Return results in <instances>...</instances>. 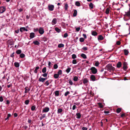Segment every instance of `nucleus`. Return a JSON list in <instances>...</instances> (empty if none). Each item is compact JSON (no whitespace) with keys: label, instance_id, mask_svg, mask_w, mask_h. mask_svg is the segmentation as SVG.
Returning <instances> with one entry per match:
<instances>
[{"label":"nucleus","instance_id":"obj_60","mask_svg":"<svg viewBox=\"0 0 130 130\" xmlns=\"http://www.w3.org/2000/svg\"><path fill=\"white\" fill-rule=\"evenodd\" d=\"M80 29V28L79 27H78L76 28V30L78 32L79 31Z\"/></svg>","mask_w":130,"mask_h":130},{"label":"nucleus","instance_id":"obj_51","mask_svg":"<svg viewBox=\"0 0 130 130\" xmlns=\"http://www.w3.org/2000/svg\"><path fill=\"white\" fill-rule=\"evenodd\" d=\"M76 57V56L75 54H73L72 55V58L73 59H75Z\"/></svg>","mask_w":130,"mask_h":130},{"label":"nucleus","instance_id":"obj_6","mask_svg":"<svg viewBox=\"0 0 130 130\" xmlns=\"http://www.w3.org/2000/svg\"><path fill=\"white\" fill-rule=\"evenodd\" d=\"M49 109H50L49 107H45L43 109L42 112H47L49 111Z\"/></svg>","mask_w":130,"mask_h":130},{"label":"nucleus","instance_id":"obj_2","mask_svg":"<svg viewBox=\"0 0 130 130\" xmlns=\"http://www.w3.org/2000/svg\"><path fill=\"white\" fill-rule=\"evenodd\" d=\"M90 70L91 71L92 73L93 74H95L97 72V69L94 67H91Z\"/></svg>","mask_w":130,"mask_h":130},{"label":"nucleus","instance_id":"obj_8","mask_svg":"<svg viewBox=\"0 0 130 130\" xmlns=\"http://www.w3.org/2000/svg\"><path fill=\"white\" fill-rule=\"evenodd\" d=\"M47 78H43L42 77H40V78H39V81L40 82H43L45 80L47 79Z\"/></svg>","mask_w":130,"mask_h":130},{"label":"nucleus","instance_id":"obj_55","mask_svg":"<svg viewBox=\"0 0 130 130\" xmlns=\"http://www.w3.org/2000/svg\"><path fill=\"white\" fill-rule=\"evenodd\" d=\"M70 93V92L68 91H67L64 94V95L65 96H67L68 94Z\"/></svg>","mask_w":130,"mask_h":130},{"label":"nucleus","instance_id":"obj_52","mask_svg":"<svg viewBox=\"0 0 130 130\" xmlns=\"http://www.w3.org/2000/svg\"><path fill=\"white\" fill-rule=\"evenodd\" d=\"M84 39L83 38H80L79 39V41L80 42H83L84 41Z\"/></svg>","mask_w":130,"mask_h":130},{"label":"nucleus","instance_id":"obj_26","mask_svg":"<svg viewBox=\"0 0 130 130\" xmlns=\"http://www.w3.org/2000/svg\"><path fill=\"white\" fill-rule=\"evenodd\" d=\"M110 9L108 8H107L106 10L105 13L106 14H108L109 13Z\"/></svg>","mask_w":130,"mask_h":130},{"label":"nucleus","instance_id":"obj_5","mask_svg":"<svg viewBox=\"0 0 130 130\" xmlns=\"http://www.w3.org/2000/svg\"><path fill=\"white\" fill-rule=\"evenodd\" d=\"M6 10V7L5 6H2L0 7V12L2 13L4 12Z\"/></svg>","mask_w":130,"mask_h":130},{"label":"nucleus","instance_id":"obj_24","mask_svg":"<svg viewBox=\"0 0 130 130\" xmlns=\"http://www.w3.org/2000/svg\"><path fill=\"white\" fill-rule=\"evenodd\" d=\"M55 96H58L59 95V91H56L55 92Z\"/></svg>","mask_w":130,"mask_h":130},{"label":"nucleus","instance_id":"obj_7","mask_svg":"<svg viewBox=\"0 0 130 130\" xmlns=\"http://www.w3.org/2000/svg\"><path fill=\"white\" fill-rule=\"evenodd\" d=\"M39 32L41 35L43 34L44 32L43 29L42 27H40L39 30Z\"/></svg>","mask_w":130,"mask_h":130},{"label":"nucleus","instance_id":"obj_64","mask_svg":"<svg viewBox=\"0 0 130 130\" xmlns=\"http://www.w3.org/2000/svg\"><path fill=\"white\" fill-rule=\"evenodd\" d=\"M76 108V106L75 105H74L73 106L72 109L73 110H74Z\"/></svg>","mask_w":130,"mask_h":130},{"label":"nucleus","instance_id":"obj_3","mask_svg":"<svg viewBox=\"0 0 130 130\" xmlns=\"http://www.w3.org/2000/svg\"><path fill=\"white\" fill-rule=\"evenodd\" d=\"M48 9L50 11H53L54 8V6L52 5L49 4L48 6Z\"/></svg>","mask_w":130,"mask_h":130},{"label":"nucleus","instance_id":"obj_32","mask_svg":"<svg viewBox=\"0 0 130 130\" xmlns=\"http://www.w3.org/2000/svg\"><path fill=\"white\" fill-rule=\"evenodd\" d=\"M75 5L77 6H79L80 5V3L78 1H76L75 3Z\"/></svg>","mask_w":130,"mask_h":130},{"label":"nucleus","instance_id":"obj_22","mask_svg":"<svg viewBox=\"0 0 130 130\" xmlns=\"http://www.w3.org/2000/svg\"><path fill=\"white\" fill-rule=\"evenodd\" d=\"M124 54L126 55H128L129 53V52L126 49H124Z\"/></svg>","mask_w":130,"mask_h":130},{"label":"nucleus","instance_id":"obj_27","mask_svg":"<svg viewBox=\"0 0 130 130\" xmlns=\"http://www.w3.org/2000/svg\"><path fill=\"white\" fill-rule=\"evenodd\" d=\"M59 76L57 74H55L54 75V77L55 79L58 78Z\"/></svg>","mask_w":130,"mask_h":130},{"label":"nucleus","instance_id":"obj_48","mask_svg":"<svg viewBox=\"0 0 130 130\" xmlns=\"http://www.w3.org/2000/svg\"><path fill=\"white\" fill-rule=\"evenodd\" d=\"M65 10H67L68 9V5L67 4H66L65 5Z\"/></svg>","mask_w":130,"mask_h":130},{"label":"nucleus","instance_id":"obj_33","mask_svg":"<svg viewBox=\"0 0 130 130\" xmlns=\"http://www.w3.org/2000/svg\"><path fill=\"white\" fill-rule=\"evenodd\" d=\"M58 46L59 48L63 47L64 46V45L63 44H58Z\"/></svg>","mask_w":130,"mask_h":130},{"label":"nucleus","instance_id":"obj_4","mask_svg":"<svg viewBox=\"0 0 130 130\" xmlns=\"http://www.w3.org/2000/svg\"><path fill=\"white\" fill-rule=\"evenodd\" d=\"M127 63L125 62H123V69L124 71H126L127 69L128 68L127 66Z\"/></svg>","mask_w":130,"mask_h":130},{"label":"nucleus","instance_id":"obj_18","mask_svg":"<svg viewBox=\"0 0 130 130\" xmlns=\"http://www.w3.org/2000/svg\"><path fill=\"white\" fill-rule=\"evenodd\" d=\"M88 82V80L86 78H85L83 80V82L84 84H85Z\"/></svg>","mask_w":130,"mask_h":130},{"label":"nucleus","instance_id":"obj_36","mask_svg":"<svg viewBox=\"0 0 130 130\" xmlns=\"http://www.w3.org/2000/svg\"><path fill=\"white\" fill-rule=\"evenodd\" d=\"M46 67H44L42 69V72L43 73H45L46 72Z\"/></svg>","mask_w":130,"mask_h":130},{"label":"nucleus","instance_id":"obj_25","mask_svg":"<svg viewBox=\"0 0 130 130\" xmlns=\"http://www.w3.org/2000/svg\"><path fill=\"white\" fill-rule=\"evenodd\" d=\"M14 65L17 68L19 67L20 65L19 63L17 62H15L14 63Z\"/></svg>","mask_w":130,"mask_h":130},{"label":"nucleus","instance_id":"obj_50","mask_svg":"<svg viewBox=\"0 0 130 130\" xmlns=\"http://www.w3.org/2000/svg\"><path fill=\"white\" fill-rule=\"evenodd\" d=\"M44 73V74L42 75V76L44 77H46L48 73Z\"/></svg>","mask_w":130,"mask_h":130},{"label":"nucleus","instance_id":"obj_47","mask_svg":"<svg viewBox=\"0 0 130 130\" xmlns=\"http://www.w3.org/2000/svg\"><path fill=\"white\" fill-rule=\"evenodd\" d=\"M68 81H69V83L70 85H73V83L72 81V80H71L69 79V80H68Z\"/></svg>","mask_w":130,"mask_h":130},{"label":"nucleus","instance_id":"obj_28","mask_svg":"<svg viewBox=\"0 0 130 130\" xmlns=\"http://www.w3.org/2000/svg\"><path fill=\"white\" fill-rule=\"evenodd\" d=\"M81 56L84 59L87 58V57L85 54H82L81 55Z\"/></svg>","mask_w":130,"mask_h":130},{"label":"nucleus","instance_id":"obj_31","mask_svg":"<svg viewBox=\"0 0 130 130\" xmlns=\"http://www.w3.org/2000/svg\"><path fill=\"white\" fill-rule=\"evenodd\" d=\"M48 38L45 37H43L42 38V40L44 41H47Z\"/></svg>","mask_w":130,"mask_h":130},{"label":"nucleus","instance_id":"obj_10","mask_svg":"<svg viewBox=\"0 0 130 130\" xmlns=\"http://www.w3.org/2000/svg\"><path fill=\"white\" fill-rule=\"evenodd\" d=\"M90 78L92 81H94L95 80L96 78L94 75H91Z\"/></svg>","mask_w":130,"mask_h":130},{"label":"nucleus","instance_id":"obj_39","mask_svg":"<svg viewBox=\"0 0 130 130\" xmlns=\"http://www.w3.org/2000/svg\"><path fill=\"white\" fill-rule=\"evenodd\" d=\"M9 44L10 45H12L14 43L12 41V40H9Z\"/></svg>","mask_w":130,"mask_h":130},{"label":"nucleus","instance_id":"obj_21","mask_svg":"<svg viewBox=\"0 0 130 130\" xmlns=\"http://www.w3.org/2000/svg\"><path fill=\"white\" fill-rule=\"evenodd\" d=\"M76 115L77 116L76 118L77 119H80L81 117V115L80 113H77L76 114Z\"/></svg>","mask_w":130,"mask_h":130},{"label":"nucleus","instance_id":"obj_57","mask_svg":"<svg viewBox=\"0 0 130 130\" xmlns=\"http://www.w3.org/2000/svg\"><path fill=\"white\" fill-rule=\"evenodd\" d=\"M68 36V34L67 33H65L63 37L64 38H66Z\"/></svg>","mask_w":130,"mask_h":130},{"label":"nucleus","instance_id":"obj_30","mask_svg":"<svg viewBox=\"0 0 130 130\" xmlns=\"http://www.w3.org/2000/svg\"><path fill=\"white\" fill-rule=\"evenodd\" d=\"M62 74V71L61 70H59L57 74L59 76V75H61Z\"/></svg>","mask_w":130,"mask_h":130},{"label":"nucleus","instance_id":"obj_45","mask_svg":"<svg viewBox=\"0 0 130 130\" xmlns=\"http://www.w3.org/2000/svg\"><path fill=\"white\" fill-rule=\"evenodd\" d=\"M29 101V100H25V104L27 105L28 104Z\"/></svg>","mask_w":130,"mask_h":130},{"label":"nucleus","instance_id":"obj_13","mask_svg":"<svg viewBox=\"0 0 130 130\" xmlns=\"http://www.w3.org/2000/svg\"><path fill=\"white\" fill-rule=\"evenodd\" d=\"M98 39L99 40H102L104 39V38L102 35H99L98 37Z\"/></svg>","mask_w":130,"mask_h":130},{"label":"nucleus","instance_id":"obj_34","mask_svg":"<svg viewBox=\"0 0 130 130\" xmlns=\"http://www.w3.org/2000/svg\"><path fill=\"white\" fill-rule=\"evenodd\" d=\"M21 50H19L16 51V53L18 54H20L21 53Z\"/></svg>","mask_w":130,"mask_h":130},{"label":"nucleus","instance_id":"obj_49","mask_svg":"<svg viewBox=\"0 0 130 130\" xmlns=\"http://www.w3.org/2000/svg\"><path fill=\"white\" fill-rule=\"evenodd\" d=\"M71 69V68H68L66 70V71L68 73L70 72Z\"/></svg>","mask_w":130,"mask_h":130},{"label":"nucleus","instance_id":"obj_20","mask_svg":"<svg viewBox=\"0 0 130 130\" xmlns=\"http://www.w3.org/2000/svg\"><path fill=\"white\" fill-rule=\"evenodd\" d=\"M92 35L94 36H96L98 35L97 33L95 31H93L92 32Z\"/></svg>","mask_w":130,"mask_h":130},{"label":"nucleus","instance_id":"obj_16","mask_svg":"<svg viewBox=\"0 0 130 130\" xmlns=\"http://www.w3.org/2000/svg\"><path fill=\"white\" fill-rule=\"evenodd\" d=\"M77 11L76 10L74 9V13L73 14V16L74 17H76L77 15Z\"/></svg>","mask_w":130,"mask_h":130},{"label":"nucleus","instance_id":"obj_46","mask_svg":"<svg viewBox=\"0 0 130 130\" xmlns=\"http://www.w3.org/2000/svg\"><path fill=\"white\" fill-rule=\"evenodd\" d=\"M49 84V80H48L45 83H44V85H46L47 86H48Z\"/></svg>","mask_w":130,"mask_h":130},{"label":"nucleus","instance_id":"obj_35","mask_svg":"<svg viewBox=\"0 0 130 130\" xmlns=\"http://www.w3.org/2000/svg\"><path fill=\"white\" fill-rule=\"evenodd\" d=\"M45 114H43L41 117H40V120H42L43 118H45Z\"/></svg>","mask_w":130,"mask_h":130},{"label":"nucleus","instance_id":"obj_17","mask_svg":"<svg viewBox=\"0 0 130 130\" xmlns=\"http://www.w3.org/2000/svg\"><path fill=\"white\" fill-rule=\"evenodd\" d=\"M25 89V93H27L30 90V89L29 88L27 87H26Z\"/></svg>","mask_w":130,"mask_h":130},{"label":"nucleus","instance_id":"obj_41","mask_svg":"<svg viewBox=\"0 0 130 130\" xmlns=\"http://www.w3.org/2000/svg\"><path fill=\"white\" fill-rule=\"evenodd\" d=\"M99 107L100 108H102L103 107V106L102 105V103H98Z\"/></svg>","mask_w":130,"mask_h":130},{"label":"nucleus","instance_id":"obj_63","mask_svg":"<svg viewBox=\"0 0 130 130\" xmlns=\"http://www.w3.org/2000/svg\"><path fill=\"white\" fill-rule=\"evenodd\" d=\"M39 30L38 29V28H35L34 29V31L35 32L36 31H37Z\"/></svg>","mask_w":130,"mask_h":130},{"label":"nucleus","instance_id":"obj_37","mask_svg":"<svg viewBox=\"0 0 130 130\" xmlns=\"http://www.w3.org/2000/svg\"><path fill=\"white\" fill-rule=\"evenodd\" d=\"M20 56L21 58H23L25 57V55L24 54L22 53L20 54Z\"/></svg>","mask_w":130,"mask_h":130},{"label":"nucleus","instance_id":"obj_14","mask_svg":"<svg viewBox=\"0 0 130 130\" xmlns=\"http://www.w3.org/2000/svg\"><path fill=\"white\" fill-rule=\"evenodd\" d=\"M35 34L34 32H31L30 33V38L32 39L34 38L35 37Z\"/></svg>","mask_w":130,"mask_h":130},{"label":"nucleus","instance_id":"obj_58","mask_svg":"<svg viewBox=\"0 0 130 130\" xmlns=\"http://www.w3.org/2000/svg\"><path fill=\"white\" fill-rule=\"evenodd\" d=\"M82 49L84 51H86L87 50V47H84Z\"/></svg>","mask_w":130,"mask_h":130},{"label":"nucleus","instance_id":"obj_44","mask_svg":"<svg viewBox=\"0 0 130 130\" xmlns=\"http://www.w3.org/2000/svg\"><path fill=\"white\" fill-rule=\"evenodd\" d=\"M36 107L35 106H32L31 108V110L32 111L36 109Z\"/></svg>","mask_w":130,"mask_h":130},{"label":"nucleus","instance_id":"obj_54","mask_svg":"<svg viewBox=\"0 0 130 130\" xmlns=\"http://www.w3.org/2000/svg\"><path fill=\"white\" fill-rule=\"evenodd\" d=\"M72 63L73 64H76L77 63V61L76 59H73L72 61Z\"/></svg>","mask_w":130,"mask_h":130},{"label":"nucleus","instance_id":"obj_15","mask_svg":"<svg viewBox=\"0 0 130 130\" xmlns=\"http://www.w3.org/2000/svg\"><path fill=\"white\" fill-rule=\"evenodd\" d=\"M125 14L124 15H126L128 17H130V11H129L127 12H125Z\"/></svg>","mask_w":130,"mask_h":130},{"label":"nucleus","instance_id":"obj_43","mask_svg":"<svg viewBox=\"0 0 130 130\" xmlns=\"http://www.w3.org/2000/svg\"><path fill=\"white\" fill-rule=\"evenodd\" d=\"M78 77L76 76H75L74 77L73 80L75 81H77Z\"/></svg>","mask_w":130,"mask_h":130},{"label":"nucleus","instance_id":"obj_9","mask_svg":"<svg viewBox=\"0 0 130 130\" xmlns=\"http://www.w3.org/2000/svg\"><path fill=\"white\" fill-rule=\"evenodd\" d=\"M20 31L21 32H22L23 31H28V29L26 28L25 27H22L20 28Z\"/></svg>","mask_w":130,"mask_h":130},{"label":"nucleus","instance_id":"obj_23","mask_svg":"<svg viewBox=\"0 0 130 130\" xmlns=\"http://www.w3.org/2000/svg\"><path fill=\"white\" fill-rule=\"evenodd\" d=\"M55 30L57 32L59 33L61 31V30L60 29L58 28V27H56L55 28Z\"/></svg>","mask_w":130,"mask_h":130},{"label":"nucleus","instance_id":"obj_42","mask_svg":"<svg viewBox=\"0 0 130 130\" xmlns=\"http://www.w3.org/2000/svg\"><path fill=\"white\" fill-rule=\"evenodd\" d=\"M62 111V109H59L57 110V112L58 113H60Z\"/></svg>","mask_w":130,"mask_h":130},{"label":"nucleus","instance_id":"obj_29","mask_svg":"<svg viewBox=\"0 0 130 130\" xmlns=\"http://www.w3.org/2000/svg\"><path fill=\"white\" fill-rule=\"evenodd\" d=\"M122 109L120 108H118L116 110V112L117 113H119L121 111Z\"/></svg>","mask_w":130,"mask_h":130},{"label":"nucleus","instance_id":"obj_62","mask_svg":"<svg viewBox=\"0 0 130 130\" xmlns=\"http://www.w3.org/2000/svg\"><path fill=\"white\" fill-rule=\"evenodd\" d=\"M82 129L83 130H87L88 128L86 127H83Z\"/></svg>","mask_w":130,"mask_h":130},{"label":"nucleus","instance_id":"obj_40","mask_svg":"<svg viewBox=\"0 0 130 130\" xmlns=\"http://www.w3.org/2000/svg\"><path fill=\"white\" fill-rule=\"evenodd\" d=\"M89 7L91 9H92L93 8V5L92 3H90L89 4Z\"/></svg>","mask_w":130,"mask_h":130},{"label":"nucleus","instance_id":"obj_59","mask_svg":"<svg viewBox=\"0 0 130 130\" xmlns=\"http://www.w3.org/2000/svg\"><path fill=\"white\" fill-rule=\"evenodd\" d=\"M116 44L118 45H119L121 44V42L119 41H118L117 42Z\"/></svg>","mask_w":130,"mask_h":130},{"label":"nucleus","instance_id":"obj_1","mask_svg":"<svg viewBox=\"0 0 130 130\" xmlns=\"http://www.w3.org/2000/svg\"><path fill=\"white\" fill-rule=\"evenodd\" d=\"M105 69L110 72L113 71L115 69V68L112 66L111 64H110L107 65L105 67Z\"/></svg>","mask_w":130,"mask_h":130},{"label":"nucleus","instance_id":"obj_53","mask_svg":"<svg viewBox=\"0 0 130 130\" xmlns=\"http://www.w3.org/2000/svg\"><path fill=\"white\" fill-rule=\"evenodd\" d=\"M58 67V66L57 64H55L54 66V68L55 69H57Z\"/></svg>","mask_w":130,"mask_h":130},{"label":"nucleus","instance_id":"obj_56","mask_svg":"<svg viewBox=\"0 0 130 130\" xmlns=\"http://www.w3.org/2000/svg\"><path fill=\"white\" fill-rule=\"evenodd\" d=\"M99 64V63L98 61H97L95 64V66H98Z\"/></svg>","mask_w":130,"mask_h":130},{"label":"nucleus","instance_id":"obj_61","mask_svg":"<svg viewBox=\"0 0 130 130\" xmlns=\"http://www.w3.org/2000/svg\"><path fill=\"white\" fill-rule=\"evenodd\" d=\"M3 100L2 96H1L0 97V101L2 102L3 101Z\"/></svg>","mask_w":130,"mask_h":130},{"label":"nucleus","instance_id":"obj_19","mask_svg":"<svg viewBox=\"0 0 130 130\" xmlns=\"http://www.w3.org/2000/svg\"><path fill=\"white\" fill-rule=\"evenodd\" d=\"M33 43L36 45H39L40 44V43L37 41H35L33 42Z\"/></svg>","mask_w":130,"mask_h":130},{"label":"nucleus","instance_id":"obj_38","mask_svg":"<svg viewBox=\"0 0 130 130\" xmlns=\"http://www.w3.org/2000/svg\"><path fill=\"white\" fill-rule=\"evenodd\" d=\"M39 68V67H36L35 70H34V72L35 73H37V70Z\"/></svg>","mask_w":130,"mask_h":130},{"label":"nucleus","instance_id":"obj_11","mask_svg":"<svg viewBox=\"0 0 130 130\" xmlns=\"http://www.w3.org/2000/svg\"><path fill=\"white\" fill-rule=\"evenodd\" d=\"M57 23V19L56 18L54 19L52 22V24L53 25H54Z\"/></svg>","mask_w":130,"mask_h":130},{"label":"nucleus","instance_id":"obj_12","mask_svg":"<svg viewBox=\"0 0 130 130\" xmlns=\"http://www.w3.org/2000/svg\"><path fill=\"white\" fill-rule=\"evenodd\" d=\"M122 66V63L120 61L118 62L117 64V67L118 68H120Z\"/></svg>","mask_w":130,"mask_h":130}]
</instances>
